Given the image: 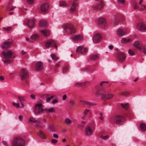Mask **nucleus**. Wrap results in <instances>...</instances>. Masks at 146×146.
Returning <instances> with one entry per match:
<instances>
[{"label": "nucleus", "instance_id": "a18cd8bd", "mask_svg": "<svg viewBox=\"0 0 146 146\" xmlns=\"http://www.w3.org/2000/svg\"><path fill=\"white\" fill-rule=\"evenodd\" d=\"M69 68L68 66H66L64 67L63 70V72H66L69 70Z\"/></svg>", "mask_w": 146, "mask_h": 146}, {"label": "nucleus", "instance_id": "6e6d98bb", "mask_svg": "<svg viewBox=\"0 0 146 146\" xmlns=\"http://www.w3.org/2000/svg\"><path fill=\"white\" fill-rule=\"evenodd\" d=\"M35 97V96L33 94H31L30 95V98L31 99H34Z\"/></svg>", "mask_w": 146, "mask_h": 146}, {"label": "nucleus", "instance_id": "39448f33", "mask_svg": "<svg viewBox=\"0 0 146 146\" xmlns=\"http://www.w3.org/2000/svg\"><path fill=\"white\" fill-rule=\"evenodd\" d=\"M96 2V5L93 6V9L96 10L102 9L104 6V1L102 0H95Z\"/></svg>", "mask_w": 146, "mask_h": 146}, {"label": "nucleus", "instance_id": "e433bc0d", "mask_svg": "<svg viewBox=\"0 0 146 146\" xmlns=\"http://www.w3.org/2000/svg\"><path fill=\"white\" fill-rule=\"evenodd\" d=\"M59 5L60 7H65L66 5V4L65 2L62 1L59 3Z\"/></svg>", "mask_w": 146, "mask_h": 146}, {"label": "nucleus", "instance_id": "37998d69", "mask_svg": "<svg viewBox=\"0 0 146 146\" xmlns=\"http://www.w3.org/2000/svg\"><path fill=\"white\" fill-rule=\"evenodd\" d=\"M139 7V6L137 5L136 3H135L133 5V8L134 10H137Z\"/></svg>", "mask_w": 146, "mask_h": 146}, {"label": "nucleus", "instance_id": "aec40b11", "mask_svg": "<svg viewBox=\"0 0 146 146\" xmlns=\"http://www.w3.org/2000/svg\"><path fill=\"white\" fill-rule=\"evenodd\" d=\"M114 95V94H104L102 96L101 99L103 100H105L112 98Z\"/></svg>", "mask_w": 146, "mask_h": 146}, {"label": "nucleus", "instance_id": "5701e85b", "mask_svg": "<svg viewBox=\"0 0 146 146\" xmlns=\"http://www.w3.org/2000/svg\"><path fill=\"white\" fill-rule=\"evenodd\" d=\"M40 33L43 36H46L50 34V31L48 29H44L40 31Z\"/></svg>", "mask_w": 146, "mask_h": 146}, {"label": "nucleus", "instance_id": "f8f14e48", "mask_svg": "<svg viewBox=\"0 0 146 146\" xmlns=\"http://www.w3.org/2000/svg\"><path fill=\"white\" fill-rule=\"evenodd\" d=\"M88 51V49L86 48L83 49L82 46H78L76 49V53L78 54H84L86 53Z\"/></svg>", "mask_w": 146, "mask_h": 146}, {"label": "nucleus", "instance_id": "bf43d9fd", "mask_svg": "<svg viewBox=\"0 0 146 146\" xmlns=\"http://www.w3.org/2000/svg\"><path fill=\"white\" fill-rule=\"evenodd\" d=\"M53 136L54 138H58V135L56 133H54L53 135Z\"/></svg>", "mask_w": 146, "mask_h": 146}, {"label": "nucleus", "instance_id": "a211bd4d", "mask_svg": "<svg viewBox=\"0 0 146 146\" xmlns=\"http://www.w3.org/2000/svg\"><path fill=\"white\" fill-rule=\"evenodd\" d=\"M48 5L45 3H42L40 7L41 11L44 12H47L48 10Z\"/></svg>", "mask_w": 146, "mask_h": 146}, {"label": "nucleus", "instance_id": "8fccbe9b", "mask_svg": "<svg viewBox=\"0 0 146 146\" xmlns=\"http://www.w3.org/2000/svg\"><path fill=\"white\" fill-rule=\"evenodd\" d=\"M89 111V110L87 109H86L84 111V115H87Z\"/></svg>", "mask_w": 146, "mask_h": 146}, {"label": "nucleus", "instance_id": "9d476101", "mask_svg": "<svg viewBox=\"0 0 146 146\" xmlns=\"http://www.w3.org/2000/svg\"><path fill=\"white\" fill-rule=\"evenodd\" d=\"M97 23L99 26L102 27H104L106 25V20L103 18H98L97 20Z\"/></svg>", "mask_w": 146, "mask_h": 146}, {"label": "nucleus", "instance_id": "9b49d317", "mask_svg": "<svg viewBox=\"0 0 146 146\" xmlns=\"http://www.w3.org/2000/svg\"><path fill=\"white\" fill-rule=\"evenodd\" d=\"M102 39V36L99 34H96L94 35L93 37V41L94 43L95 44L98 43L101 41Z\"/></svg>", "mask_w": 146, "mask_h": 146}, {"label": "nucleus", "instance_id": "4d7b16f0", "mask_svg": "<svg viewBox=\"0 0 146 146\" xmlns=\"http://www.w3.org/2000/svg\"><path fill=\"white\" fill-rule=\"evenodd\" d=\"M96 95L98 96L101 95V93L99 91H97L96 92Z\"/></svg>", "mask_w": 146, "mask_h": 146}, {"label": "nucleus", "instance_id": "c9c22d12", "mask_svg": "<svg viewBox=\"0 0 146 146\" xmlns=\"http://www.w3.org/2000/svg\"><path fill=\"white\" fill-rule=\"evenodd\" d=\"M45 111L48 112L52 113L54 112L55 110L54 108H52L50 109H46L45 110Z\"/></svg>", "mask_w": 146, "mask_h": 146}, {"label": "nucleus", "instance_id": "0e129e2a", "mask_svg": "<svg viewBox=\"0 0 146 146\" xmlns=\"http://www.w3.org/2000/svg\"><path fill=\"white\" fill-rule=\"evenodd\" d=\"M57 100L56 99H54L52 101V103L53 104H54L57 103Z\"/></svg>", "mask_w": 146, "mask_h": 146}, {"label": "nucleus", "instance_id": "ddd939ff", "mask_svg": "<svg viewBox=\"0 0 146 146\" xmlns=\"http://www.w3.org/2000/svg\"><path fill=\"white\" fill-rule=\"evenodd\" d=\"M84 38L83 35L81 34L74 35L72 36V39L74 41H78L83 40Z\"/></svg>", "mask_w": 146, "mask_h": 146}, {"label": "nucleus", "instance_id": "13d9d810", "mask_svg": "<svg viewBox=\"0 0 146 146\" xmlns=\"http://www.w3.org/2000/svg\"><path fill=\"white\" fill-rule=\"evenodd\" d=\"M119 3L122 4L125 2V0H118Z\"/></svg>", "mask_w": 146, "mask_h": 146}, {"label": "nucleus", "instance_id": "a19ab883", "mask_svg": "<svg viewBox=\"0 0 146 146\" xmlns=\"http://www.w3.org/2000/svg\"><path fill=\"white\" fill-rule=\"evenodd\" d=\"M18 100L21 103H22V102L24 100V98L23 96H19L18 97Z\"/></svg>", "mask_w": 146, "mask_h": 146}, {"label": "nucleus", "instance_id": "c03bdc74", "mask_svg": "<svg viewBox=\"0 0 146 146\" xmlns=\"http://www.w3.org/2000/svg\"><path fill=\"white\" fill-rule=\"evenodd\" d=\"M129 54L131 56L135 54V53L131 49H129L128 51Z\"/></svg>", "mask_w": 146, "mask_h": 146}, {"label": "nucleus", "instance_id": "20e7f679", "mask_svg": "<svg viewBox=\"0 0 146 146\" xmlns=\"http://www.w3.org/2000/svg\"><path fill=\"white\" fill-rule=\"evenodd\" d=\"M63 27L65 30H68L70 34H72L75 33L76 31V29L74 25L69 23L64 24L63 25Z\"/></svg>", "mask_w": 146, "mask_h": 146}, {"label": "nucleus", "instance_id": "72a5a7b5", "mask_svg": "<svg viewBox=\"0 0 146 146\" xmlns=\"http://www.w3.org/2000/svg\"><path fill=\"white\" fill-rule=\"evenodd\" d=\"M121 106L123 108L127 110L129 107V104H121Z\"/></svg>", "mask_w": 146, "mask_h": 146}, {"label": "nucleus", "instance_id": "0eeeda50", "mask_svg": "<svg viewBox=\"0 0 146 146\" xmlns=\"http://www.w3.org/2000/svg\"><path fill=\"white\" fill-rule=\"evenodd\" d=\"M45 46L47 48L54 46L57 50V46L55 41L52 39L48 40L45 44Z\"/></svg>", "mask_w": 146, "mask_h": 146}, {"label": "nucleus", "instance_id": "412c9836", "mask_svg": "<svg viewBox=\"0 0 146 146\" xmlns=\"http://www.w3.org/2000/svg\"><path fill=\"white\" fill-rule=\"evenodd\" d=\"M117 57L121 62H123L125 60L126 56L122 52H119L117 55Z\"/></svg>", "mask_w": 146, "mask_h": 146}, {"label": "nucleus", "instance_id": "7ed1b4c3", "mask_svg": "<svg viewBox=\"0 0 146 146\" xmlns=\"http://www.w3.org/2000/svg\"><path fill=\"white\" fill-rule=\"evenodd\" d=\"M114 122L117 125H123L125 122V118L121 115H116L113 117Z\"/></svg>", "mask_w": 146, "mask_h": 146}, {"label": "nucleus", "instance_id": "680f3d73", "mask_svg": "<svg viewBox=\"0 0 146 146\" xmlns=\"http://www.w3.org/2000/svg\"><path fill=\"white\" fill-rule=\"evenodd\" d=\"M70 104L71 106H73L75 103V102L74 101H71L70 102Z\"/></svg>", "mask_w": 146, "mask_h": 146}, {"label": "nucleus", "instance_id": "f704fd0d", "mask_svg": "<svg viewBox=\"0 0 146 146\" xmlns=\"http://www.w3.org/2000/svg\"><path fill=\"white\" fill-rule=\"evenodd\" d=\"M65 123L68 125L70 124L72 122V121L69 118H67L65 119Z\"/></svg>", "mask_w": 146, "mask_h": 146}, {"label": "nucleus", "instance_id": "79ce46f5", "mask_svg": "<svg viewBox=\"0 0 146 146\" xmlns=\"http://www.w3.org/2000/svg\"><path fill=\"white\" fill-rule=\"evenodd\" d=\"M29 121L30 122H36V120L35 119L32 117H31L29 118Z\"/></svg>", "mask_w": 146, "mask_h": 146}, {"label": "nucleus", "instance_id": "052dcab7", "mask_svg": "<svg viewBox=\"0 0 146 146\" xmlns=\"http://www.w3.org/2000/svg\"><path fill=\"white\" fill-rule=\"evenodd\" d=\"M26 40L28 42H33V41H32L31 40V38H28L26 37Z\"/></svg>", "mask_w": 146, "mask_h": 146}, {"label": "nucleus", "instance_id": "f03ea898", "mask_svg": "<svg viewBox=\"0 0 146 146\" xmlns=\"http://www.w3.org/2000/svg\"><path fill=\"white\" fill-rule=\"evenodd\" d=\"M12 146H25V142L23 139L21 137H14L11 141Z\"/></svg>", "mask_w": 146, "mask_h": 146}, {"label": "nucleus", "instance_id": "c756f323", "mask_svg": "<svg viewBox=\"0 0 146 146\" xmlns=\"http://www.w3.org/2000/svg\"><path fill=\"white\" fill-rule=\"evenodd\" d=\"M99 58V55L97 54L92 55L90 57V59L92 60H94L98 59Z\"/></svg>", "mask_w": 146, "mask_h": 146}, {"label": "nucleus", "instance_id": "58836bf2", "mask_svg": "<svg viewBox=\"0 0 146 146\" xmlns=\"http://www.w3.org/2000/svg\"><path fill=\"white\" fill-rule=\"evenodd\" d=\"M129 94V93L127 92H121L120 93L121 95H127Z\"/></svg>", "mask_w": 146, "mask_h": 146}, {"label": "nucleus", "instance_id": "dca6fc26", "mask_svg": "<svg viewBox=\"0 0 146 146\" xmlns=\"http://www.w3.org/2000/svg\"><path fill=\"white\" fill-rule=\"evenodd\" d=\"M84 133L86 135L90 136L93 134L92 129L89 126H87L85 127Z\"/></svg>", "mask_w": 146, "mask_h": 146}, {"label": "nucleus", "instance_id": "774afa93", "mask_svg": "<svg viewBox=\"0 0 146 146\" xmlns=\"http://www.w3.org/2000/svg\"><path fill=\"white\" fill-rule=\"evenodd\" d=\"M118 23V22L117 21L115 20L114 21V24L115 25H117Z\"/></svg>", "mask_w": 146, "mask_h": 146}, {"label": "nucleus", "instance_id": "338daca9", "mask_svg": "<svg viewBox=\"0 0 146 146\" xmlns=\"http://www.w3.org/2000/svg\"><path fill=\"white\" fill-rule=\"evenodd\" d=\"M66 98V95H64L63 96V100H65Z\"/></svg>", "mask_w": 146, "mask_h": 146}, {"label": "nucleus", "instance_id": "c85d7f7f", "mask_svg": "<svg viewBox=\"0 0 146 146\" xmlns=\"http://www.w3.org/2000/svg\"><path fill=\"white\" fill-rule=\"evenodd\" d=\"M140 127L142 131H145L146 130V125L145 124L141 123L140 125Z\"/></svg>", "mask_w": 146, "mask_h": 146}, {"label": "nucleus", "instance_id": "2f4dec72", "mask_svg": "<svg viewBox=\"0 0 146 146\" xmlns=\"http://www.w3.org/2000/svg\"><path fill=\"white\" fill-rule=\"evenodd\" d=\"M12 29V27H4L2 28V30L4 31L8 32L10 31Z\"/></svg>", "mask_w": 146, "mask_h": 146}, {"label": "nucleus", "instance_id": "6ab92c4d", "mask_svg": "<svg viewBox=\"0 0 146 146\" xmlns=\"http://www.w3.org/2000/svg\"><path fill=\"white\" fill-rule=\"evenodd\" d=\"M12 43V42L11 41H6L3 43L1 46V48L3 49L9 48L11 47Z\"/></svg>", "mask_w": 146, "mask_h": 146}, {"label": "nucleus", "instance_id": "864d4df0", "mask_svg": "<svg viewBox=\"0 0 146 146\" xmlns=\"http://www.w3.org/2000/svg\"><path fill=\"white\" fill-rule=\"evenodd\" d=\"M142 49L143 52L145 54H146V48L145 47H143L142 48Z\"/></svg>", "mask_w": 146, "mask_h": 146}, {"label": "nucleus", "instance_id": "49530a36", "mask_svg": "<svg viewBox=\"0 0 146 146\" xmlns=\"http://www.w3.org/2000/svg\"><path fill=\"white\" fill-rule=\"evenodd\" d=\"M100 137L104 140H106L108 138V136H103V135H101L100 136Z\"/></svg>", "mask_w": 146, "mask_h": 146}, {"label": "nucleus", "instance_id": "de8ad7c7", "mask_svg": "<svg viewBox=\"0 0 146 146\" xmlns=\"http://www.w3.org/2000/svg\"><path fill=\"white\" fill-rule=\"evenodd\" d=\"M27 1L28 3L29 4L32 5L34 3L33 0H27Z\"/></svg>", "mask_w": 146, "mask_h": 146}, {"label": "nucleus", "instance_id": "1a4fd4ad", "mask_svg": "<svg viewBox=\"0 0 146 146\" xmlns=\"http://www.w3.org/2000/svg\"><path fill=\"white\" fill-rule=\"evenodd\" d=\"M20 75L22 80L27 78L28 76V72L26 68L22 69L20 72Z\"/></svg>", "mask_w": 146, "mask_h": 146}, {"label": "nucleus", "instance_id": "a878e982", "mask_svg": "<svg viewBox=\"0 0 146 146\" xmlns=\"http://www.w3.org/2000/svg\"><path fill=\"white\" fill-rule=\"evenodd\" d=\"M38 135L41 138L43 139H46L45 134L41 131H40Z\"/></svg>", "mask_w": 146, "mask_h": 146}, {"label": "nucleus", "instance_id": "7c9ffc66", "mask_svg": "<svg viewBox=\"0 0 146 146\" xmlns=\"http://www.w3.org/2000/svg\"><path fill=\"white\" fill-rule=\"evenodd\" d=\"M47 22L45 21H41L39 23V25L40 27L45 26L47 25Z\"/></svg>", "mask_w": 146, "mask_h": 146}, {"label": "nucleus", "instance_id": "f3484780", "mask_svg": "<svg viewBox=\"0 0 146 146\" xmlns=\"http://www.w3.org/2000/svg\"><path fill=\"white\" fill-rule=\"evenodd\" d=\"M133 45L135 47L140 50H142V48L143 46V45L142 42L140 40L136 41L134 42Z\"/></svg>", "mask_w": 146, "mask_h": 146}, {"label": "nucleus", "instance_id": "69168bd1", "mask_svg": "<svg viewBox=\"0 0 146 146\" xmlns=\"http://www.w3.org/2000/svg\"><path fill=\"white\" fill-rule=\"evenodd\" d=\"M109 48L110 50H112L113 48V46L112 45H110L108 47Z\"/></svg>", "mask_w": 146, "mask_h": 146}, {"label": "nucleus", "instance_id": "603ef678", "mask_svg": "<svg viewBox=\"0 0 146 146\" xmlns=\"http://www.w3.org/2000/svg\"><path fill=\"white\" fill-rule=\"evenodd\" d=\"M96 105V103H92L91 102H90L88 106H94Z\"/></svg>", "mask_w": 146, "mask_h": 146}, {"label": "nucleus", "instance_id": "423d86ee", "mask_svg": "<svg viewBox=\"0 0 146 146\" xmlns=\"http://www.w3.org/2000/svg\"><path fill=\"white\" fill-rule=\"evenodd\" d=\"M44 110L43 108L42 105L41 104H36L35 106L34 112L36 114L42 113Z\"/></svg>", "mask_w": 146, "mask_h": 146}, {"label": "nucleus", "instance_id": "2eb2a0df", "mask_svg": "<svg viewBox=\"0 0 146 146\" xmlns=\"http://www.w3.org/2000/svg\"><path fill=\"white\" fill-rule=\"evenodd\" d=\"M35 19L34 18L31 19H29L26 23V25L29 28L32 29L35 25Z\"/></svg>", "mask_w": 146, "mask_h": 146}, {"label": "nucleus", "instance_id": "f257e3e1", "mask_svg": "<svg viewBox=\"0 0 146 146\" xmlns=\"http://www.w3.org/2000/svg\"><path fill=\"white\" fill-rule=\"evenodd\" d=\"M2 53L5 58L9 59H6L3 60V62L4 63L10 64L13 62V58L15 56L13 52L10 50H8L3 51Z\"/></svg>", "mask_w": 146, "mask_h": 146}, {"label": "nucleus", "instance_id": "b1692460", "mask_svg": "<svg viewBox=\"0 0 146 146\" xmlns=\"http://www.w3.org/2000/svg\"><path fill=\"white\" fill-rule=\"evenodd\" d=\"M126 34L125 31L121 29H119L117 30V34L119 36H122Z\"/></svg>", "mask_w": 146, "mask_h": 146}, {"label": "nucleus", "instance_id": "4c0bfd02", "mask_svg": "<svg viewBox=\"0 0 146 146\" xmlns=\"http://www.w3.org/2000/svg\"><path fill=\"white\" fill-rule=\"evenodd\" d=\"M51 56L52 59L54 60H56L58 59H59V58L57 57L54 54H52L51 55Z\"/></svg>", "mask_w": 146, "mask_h": 146}, {"label": "nucleus", "instance_id": "393cba45", "mask_svg": "<svg viewBox=\"0 0 146 146\" xmlns=\"http://www.w3.org/2000/svg\"><path fill=\"white\" fill-rule=\"evenodd\" d=\"M131 41V39L129 38H123L121 40L122 43L126 44L130 42Z\"/></svg>", "mask_w": 146, "mask_h": 146}, {"label": "nucleus", "instance_id": "cd10ccee", "mask_svg": "<svg viewBox=\"0 0 146 146\" xmlns=\"http://www.w3.org/2000/svg\"><path fill=\"white\" fill-rule=\"evenodd\" d=\"M39 36L37 34L32 35L31 37V39L32 40H36L39 38Z\"/></svg>", "mask_w": 146, "mask_h": 146}, {"label": "nucleus", "instance_id": "473e14b6", "mask_svg": "<svg viewBox=\"0 0 146 146\" xmlns=\"http://www.w3.org/2000/svg\"><path fill=\"white\" fill-rule=\"evenodd\" d=\"M49 128L50 130L52 131H55L57 129L56 127L53 125H50L49 126Z\"/></svg>", "mask_w": 146, "mask_h": 146}, {"label": "nucleus", "instance_id": "e2e57ef3", "mask_svg": "<svg viewBox=\"0 0 146 146\" xmlns=\"http://www.w3.org/2000/svg\"><path fill=\"white\" fill-rule=\"evenodd\" d=\"M18 119L20 121H22V117L21 115H19L18 117Z\"/></svg>", "mask_w": 146, "mask_h": 146}, {"label": "nucleus", "instance_id": "5fc2aeb1", "mask_svg": "<svg viewBox=\"0 0 146 146\" xmlns=\"http://www.w3.org/2000/svg\"><path fill=\"white\" fill-rule=\"evenodd\" d=\"M82 85V83H77L75 84V85L78 87L81 86Z\"/></svg>", "mask_w": 146, "mask_h": 146}, {"label": "nucleus", "instance_id": "4468645a", "mask_svg": "<svg viewBox=\"0 0 146 146\" xmlns=\"http://www.w3.org/2000/svg\"><path fill=\"white\" fill-rule=\"evenodd\" d=\"M78 3V0H74L72 3L70 9V11L71 13L74 12L76 10V8L77 6Z\"/></svg>", "mask_w": 146, "mask_h": 146}, {"label": "nucleus", "instance_id": "6e6552de", "mask_svg": "<svg viewBox=\"0 0 146 146\" xmlns=\"http://www.w3.org/2000/svg\"><path fill=\"white\" fill-rule=\"evenodd\" d=\"M136 28L142 32H144L146 31V26L144 23L141 22H139L137 24Z\"/></svg>", "mask_w": 146, "mask_h": 146}, {"label": "nucleus", "instance_id": "09e8293b", "mask_svg": "<svg viewBox=\"0 0 146 146\" xmlns=\"http://www.w3.org/2000/svg\"><path fill=\"white\" fill-rule=\"evenodd\" d=\"M54 98L53 96H51L49 97H48L46 99V102H49L51 100Z\"/></svg>", "mask_w": 146, "mask_h": 146}, {"label": "nucleus", "instance_id": "bb28decb", "mask_svg": "<svg viewBox=\"0 0 146 146\" xmlns=\"http://www.w3.org/2000/svg\"><path fill=\"white\" fill-rule=\"evenodd\" d=\"M12 104L15 107L17 108H23L24 107V105L23 103H21L20 105L19 103L13 102V103Z\"/></svg>", "mask_w": 146, "mask_h": 146}, {"label": "nucleus", "instance_id": "4be33fe9", "mask_svg": "<svg viewBox=\"0 0 146 146\" xmlns=\"http://www.w3.org/2000/svg\"><path fill=\"white\" fill-rule=\"evenodd\" d=\"M43 68V66L42 62L39 61L36 64V70H40Z\"/></svg>", "mask_w": 146, "mask_h": 146}, {"label": "nucleus", "instance_id": "3c124183", "mask_svg": "<svg viewBox=\"0 0 146 146\" xmlns=\"http://www.w3.org/2000/svg\"><path fill=\"white\" fill-rule=\"evenodd\" d=\"M58 141L56 140L53 139L51 141V143L53 144H56L57 143Z\"/></svg>", "mask_w": 146, "mask_h": 146}, {"label": "nucleus", "instance_id": "ea45409f", "mask_svg": "<svg viewBox=\"0 0 146 146\" xmlns=\"http://www.w3.org/2000/svg\"><path fill=\"white\" fill-rule=\"evenodd\" d=\"M146 8V5H142L140 8V10L141 11L145 10Z\"/></svg>", "mask_w": 146, "mask_h": 146}]
</instances>
